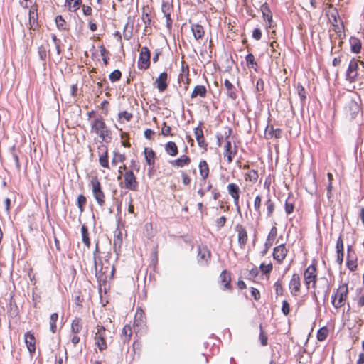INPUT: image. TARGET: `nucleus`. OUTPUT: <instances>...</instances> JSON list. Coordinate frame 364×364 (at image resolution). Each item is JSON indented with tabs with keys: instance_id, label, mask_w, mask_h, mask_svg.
I'll list each match as a JSON object with an SVG mask.
<instances>
[{
	"instance_id": "nucleus-52",
	"label": "nucleus",
	"mask_w": 364,
	"mask_h": 364,
	"mask_svg": "<svg viewBox=\"0 0 364 364\" xmlns=\"http://www.w3.org/2000/svg\"><path fill=\"white\" fill-rule=\"evenodd\" d=\"M262 11L264 17L267 18L268 19L269 22H270L272 21V15L270 14V11H269V8L267 6L263 5L262 6Z\"/></svg>"
},
{
	"instance_id": "nucleus-39",
	"label": "nucleus",
	"mask_w": 364,
	"mask_h": 364,
	"mask_svg": "<svg viewBox=\"0 0 364 364\" xmlns=\"http://www.w3.org/2000/svg\"><path fill=\"white\" fill-rule=\"evenodd\" d=\"M82 329V325L80 323V318H75L71 324V331L73 333H77Z\"/></svg>"
},
{
	"instance_id": "nucleus-32",
	"label": "nucleus",
	"mask_w": 364,
	"mask_h": 364,
	"mask_svg": "<svg viewBox=\"0 0 364 364\" xmlns=\"http://www.w3.org/2000/svg\"><path fill=\"white\" fill-rule=\"evenodd\" d=\"M350 43L351 46L352 52L355 53H358L361 50V43L359 39L356 38H351L350 39Z\"/></svg>"
},
{
	"instance_id": "nucleus-34",
	"label": "nucleus",
	"mask_w": 364,
	"mask_h": 364,
	"mask_svg": "<svg viewBox=\"0 0 364 364\" xmlns=\"http://www.w3.org/2000/svg\"><path fill=\"white\" fill-rule=\"evenodd\" d=\"M65 2L70 11H75L80 7L82 0H66Z\"/></svg>"
},
{
	"instance_id": "nucleus-31",
	"label": "nucleus",
	"mask_w": 364,
	"mask_h": 364,
	"mask_svg": "<svg viewBox=\"0 0 364 364\" xmlns=\"http://www.w3.org/2000/svg\"><path fill=\"white\" fill-rule=\"evenodd\" d=\"M165 150L168 154L174 156L178 154V147L175 142L169 141L165 146Z\"/></svg>"
},
{
	"instance_id": "nucleus-40",
	"label": "nucleus",
	"mask_w": 364,
	"mask_h": 364,
	"mask_svg": "<svg viewBox=\"0 0 364 364\" xmlns=\"http://www.w3.org/2000/svg\"><path fill=\"white\" fill-rule=\"evenodd\" d=\"M147 10H149V8H147ZM142 20L145 24L146 28L148 27L151 24V16L148 13V11H146V9L145 8H144V11L142 13Z\"/></svg>"
},
{
	"instance_id": "nucleus-61",
	"label": "nucleus",
	"mask_w": 364,
	"mask_h": 364,
	"mask_svg": "<svg viewBox=\"0 0 364 364\" xmlns=\"http://www.w3.org/2000/svg\"><path fill=\"white\" fill-rule=\"evenodd\" d=\"M343 251V242L341 237H339L336 242V252Z\"/></svg>"
},
{
	"instance_id": "nucleus-48",
	"label": "nucleus",
	"mask_w": 364,
	"mask_h": 364,
	"mask_svg": "<svg viewBox=\"0 0 364 364\" xmlns=\"http://www.w3.org/2000/svg\"><path fill=\"white\" fill-rule=\"evenodd\" d=\"M274 135V129L272 125H267L265 129V136L267 139H272Z\"/></svg>"
},
{
	"instance_id": "nucleus-28",
	"label": "nucleus",
	"mask_w": 364,
	"mask_h": 364,
	"mask_svg": "<svg viewBox=\"0 0 364 364\" xmlns=\"http://www.w3.org/2000/svg\"><path fill=\"white\" fill-rule=\"evenodd\" d=\"M200 174L203 179H206L209 175V167L207 162L204 160L201 161L198 165Z\"/></svg>"
},
{
	"instance_id": "nucleus-38",
	"label": "nucleus",
	"mask_w": 364,
	"mask_h": 364,
	"mask_svg": "<svg viewBox=\"0 0 364 364\" xmlns=\"http://www.w3.org/2000/svg\"><path fill=\"white\" fill-rule=\"evenodd\" d=\"M10 152H11V154L12 155V158L15 162V166H16L17 171H21V164L19 162L18 156L16 152V148L14 146L10 149Z\"/></svg>"
},
{
	"instance_id": "nucleus-43",
	"label": "nucleus",
	"mask_w": 364,
	"mask_h": 364,
	"mask_svg": "<svg viewBox=\"0 0 364 364\" xmlns=\"http://www.w3.org/2000/svg\"><path fill=\"white\" fill-rule=\"evenodd\" d=\"M267 217H271L274 211V203L269 198L266 202Z\"/></svg>"
},
{
	"instance_id": "nucleus-21",
	"label": "nucleus",
	"mask_w": 364,
	"mask_h": 364,
	"mask_svg": "<svg viewBox=\"0 0 364 364\" xmlns=\"http://www.w3.org/2000/svg\"><path fill=\"white\" fill-rule=\"evenodd\" d=\"M167 73L166 72L161 73L159 77L156 78L155 83L159 92H164L167 88Z\"/></svg>"
},
{
	"instance_id": "nucleus-23",
	"label": "nucleus",
	"mask_w": 364,
	"mask_h": 364,
	"mask_svg": "<svg viewBox=\"0 0 364 364\" xmlns=\"http://www.w3.org/2000/svg\"><path fill=\"white\" fill-rule=\"evenodd\" d=\"M190 162L191 159L186 155H183L178 159L171 161L170 164L173 166L183 167L185 165L189 164Z\"/></svg>"
},
{
	"instance_id": "nucleus-64",
	"label": "nucleus",
	"mask_w": 364,
	"mask_h": 364,
	"mask_svg": "<svg viewBox=\"0 0 364 364\" xmlns=\"http://www.w3.org/2000/svg\"><path fill=\"white\" fill-rule=\"evenodd\" d=\"M101 254L104 255L102 256H101L100 260H107V261H109L111 257H112V252H100Z\"/></svg>"
},
{
	"instance_id": "nucleus-4",
	"label": "nucleus",
	"mask_w": 364,
	"mask_h": 364,
	"mask_svg": "<svg viewBox=\"0 0 364 364\" xmlns=\"http://www.w3.org/2000/svg\"><path fill=\"white\" fill-rule=\"evenodd\" d=\"M107 330L103 326H97V332L95 336V344L100 351L107 348Z\"/></svg>"
},
{
	"instance_id": "nucleus-59",
	"label": "nucleus",
	"mask_w": 364,
	"mask_h": 364,
	"mask_svg": "<svg viewBox=\"0 0 364 364\" xmlns=\"http://www.w3.org/2000/svg\"><path fill=\"white\" fill-rule=\"evenodd\" d=\"M276 294L277 295H282L283 292V288L282 284L279 282H277L274 284Z\"/></svg>"
},
{
	"instance_id": "nucleus-5",
	"label": "nucleus",
	"mask_w": 364,
	"mask_h": 364,
	"mask_svg": "<svg viewBox=\"0 0 364 364\" xmlns=\"http://www.w3.org/2000/svg\"><path fill=\"white\" fill-rule=\"evenodd\" d=\"M92 190L93 196L96 199L97 203L102 207L105 203L104 198L105 195L102 191L100 183L96 178L91 180Z\"/></svg>"
},
{
	"instance_id": "nucleus-42",
	"label": "nucleus",
	"mask_w": 364,
	"mask_h": 364,
	"mask_svg": "<svg viewBox=\"0 0 364 364\" xmlns=\"http://www.w3.org/2000/svg\"><path fill=\"white\" fill-rule=\"evenodd\" d=\"M261 204L262 198L260 196H257L254 201V208L259 215H261Z\"/></svg>"
},
{
	"instance_id": "nucleus-2",
	"label": "nucleus",
	"mask_w": 364,
	"mask_h": 364,
	"mask_svg": "<svg viewBox=\"0 0 364 364\" xmlns=\"http://www.w3.org/2000/svg\"><path fill=\"white\" fill-rule=\"evenodd\" d=\"M92 128L97 134H100L102 140L107 142L112 139V132L107 129L105 123L102 119H96L92 124Z\"/></svg>"
},
{
	"instance_id": "nucleus-44",
	"label": "nucleus",
	"mask_w": 364,
	"mask_h": 364,
	"mask_svg": "<svg viewBox=\"0 0 364 364\" xmlns=\"http://www.w3.org/2000/svg\"><path fill=\"white\" fill-rule=\"evenodd\" d=\"M100 164L102 167L107 168L109 165L108 161V154L107 152L105 151L104 154L100 156L99 159Z\"/></svg>"
},
{
	"instance_id": "nucleus-49",
	"label": "nucleus",
	"mask_w": 364,
	"mask_h": 364,
	"mask_svg": "<svg viewBox=\"0 0 364 364\" xmlns=\"http://www.w3.org/2000/svg\"><path fill=\"white\" fill-rule=\"evenodd\" d=\"M161 10L164 15H165L168 14V13H171L173 8L172 6L168 2H164L162 4Z\"/></svg>"
},
{
	"instance_id": "nucleus-3",
	"label": "nucleus",
	"mask_w": 364,
	"mask_h": 364,
	"mask_svg": "<svg viewBox=\"0 0 364 364\" xmlns=\"http://www.w3.org/2000/svg\"><path fill=\"white\" fill-rule=\"evenodd\" d=\"M348 293V285H341L334 296H332V304L336 309L344 306Z\"/></svg>"
},
{
	"instance_id": "nucleus-12",
	"label": "nucleus",
	"mask_w": 364,
	"mask_h": 364,
	"mask_svg": "<svg viewBox=\"0 0 364 364\" xmlns=\"http://www.w3.org/2000/svg\"><path fill=\"white\" fill-rule=\"evenodd\" d=\"M235 230L237 232L238 243L240 247H243L247 241V233L245 228L240 224L235 226Z\"/></svg>"
},
{
	"instance_id": "nucleus-36",
	"label": "nucleus",
	"mask_w": 364,
	"mask_h": 364,
	"mask_svg": "<svg viewBox=\"0 0 364 364\" xmlns=\"http://www.w3.org/2000/svg\"><path fill=\"white\" fill-rule=\"evenodd\" d=\"M58 318V314L53 313L50 315V329L53 333H55L57 331L56 321Z\"/></svg>"
},
{
	"instance_id": "nucleus-47",
	"label": "nucleus",
	"mask_w": 364,
	"mask_h": 364,
	"mask_svg": "<svg viewBox=\"0 0 364 364\" xmlns=\"http://www.w3.org/2000/svg\"><path fill=\"white\" fill-rule=\"evenodd\" d=\"M101 55L102 57L103 62L105 65L108 64L109 58V51H107L105 48L103 46L101 47Z\"/></svg>"
},
{
	"instance_id": "nucleus-9",
	"label": "nucleus",
	"mask_w": 364,
	"mask_h": 364,
	"mask_svg": "<svg viewBox=\"0 0 364 364\" xmlns=\"http://www.w3.org/2000/svg\"><path fill=\"white\" fill-rule=\"evenodd\" d=\"M228 191L229 194L231 196V197L234 200V204L236 207L237 211L238 213L240 212V207L239 205V198H240V189L239 186L235 183H229L228 185Z\"/></svg>"
},
{
	"instance_id": "nucleus-55",
	"label": "nucleus",
	"mask_w": 364,
	"mask_h": 364,
	"mask_svg": "<svg viewBox=\"0 0 364 364\" xmlns=\"http://www.w3.org/2000/svg\"><path fill=\"white\" fill-rule=\"evenodd\" d=\"M259 339H260V341H261V344H262V346H266V345H267V336L264 334V332L262 331V326H260V335H259Z\"/></svg>"
},
{
	"instance_id": "nucleus-60",
	"label": "nucleus",
	"mask_w": 364,
	"mask_h": 364,
	"mask_svg": "<svg viewBox=\"0 0 364 364\" xmlns=\"http://www.w3.org/2000/svg\"><path fill=\"white\" fill-rule=\"evenodd\" d=\"M122 334L129 338L132 335V328L129 326H125L122 329Z\"/></svg>"
},
{
	"instance_id": "nucleus-53",
	"label": "nucleus",
	"mask_w": 364,
	"mask_h": 364,
	"mask_svg": "<svg viewBox=\"0 0 364 364\" xmlns=\"http://www.w3.org/2000/svg\"><path fill=\"white\" fill-rule=\"evenodd\" d=\"M260 269L263 273L269 274L272 269V264L266 265L264 263H262L260 265Z\"/></svg>"
},
{
	"instance_id": "nucleus-35",
	"label": "nucleus",
	"mask_w": 364,
	"mask_h": 364,
	"mask_svg": "<svg viewBox=\"0 0 364 364\" xmlns=\"http://www.w3.org/2000/svg\"><path fill=\"white\" fill-rule=\"evenodd\" d=\"M87 203V198L85 196L80 194L77 199V205L80 213L84 212Z\"/></svg>"
},
{
	"instance_id": "nucleus-45",
	"label": "nucleus",
	"mask_w": 364,
	"mask_h": 364,
	"mask_svg": "<svg viewBox=\"0 0 364 364\" xmlns=\"http://www.w3.org/2000/svg\"><path fill=\"white\" fill-rule=\"evenodd\" d=\"M257 171L251 170L247 173L246 180L249 179L252 182H256L258 179Z\"/></svg>"
},
{
	"instance_id": "nucleus-57",
	"label": "nucleus",
	"mask_w": 364,
	"mask_h": 364,
	"mask_svg": "<svg viewBox=\"0 0 364 364\" xmlns=\"http://www.w3.org/2000/svg\"><path fill=\"white\" fill-rule=\"evenodd\" d=\"M252 37L255 39V40H260L261 37H262V32H261V30L259 29V28H255L253 32H252Z\"/></svg>"
},
{
	"instance_id": "nucleus-46",
	"label": "nucleus",
	"mask_w": 364,
	"mask_h": 364,
	"mask_svg": "<svg viewBox=\"0 0 364 364\" xmlns=\"http://www.w3.org/2000/svg\"><path fill=\"white\" fill-rule=\"evenodd\" d=\"M297 92H298V95L300 97V100H301V103H303L306 98V92H305V89L303 86L300 85H298L297 86Z\"/></svg>"
},
{
	"instance_id": "nucleus-51",
	"label": "nucleus",
	"mask_w": 364,
	"mask_h": 364,
	"mask_svg": "<svg viewBox=\"0 0 364 364\" xmlns=\"http://www.w3.org/2000/svg\"><path fill=\"white\" fill-rule=\"evenodd\" d=\"M198 256L200 257V258L201 259L208 261V259L210 257V252L207 250H201L200 249H199Z\"/></svg>"
},
{
	"instance_id": "nucleus-50",
	"label": "nucleus",
	"mask_w": 364,
	"mask_h": 364,
	"mask_svg": "<svg viewBox=\"0 0 364 364\" xmlns=\"http://www.w3.org/2000/svg\"><path fill=\"white\" fill-rule=\"evenodd\" d=\"M161 134L164 136H168V135H173L171 134V127L168 126L166 122L163 123V127L161 129Z\"/></svg>"
},
{
	"instance_id": "nucleus-17",
	"label": "nucleus",
	"mask_w": 364,
	"mask_h": 364,
	"mask_svg": "<svg viewBox=\"0 0 364 364\" xmlns=\"http://www.w3.org/2000/svg\"><path fill=\"white\" fill-rule=\"evenodd\" d=\"M287 254V250L284 245H280L274 249L273 257L274 259L281 262L285 258Z\"/></svg>"
},
{
	"instance_id": "nucleus-41",
	"label": "nucleus",
	"mask_w": 364,
	"mask_h": 364,
	"mask_svg": "<svg viewBox=\"0 0 364 364\" xmlns=\"http://www.w3.org/2000/svg\"><path fill=\"white\" fill-rule=\"evenodd\" d=\"M328 333V330L327 328L323 327L320 328L317 333V339L320 341H324L326 338Z\"/></svg>"
},
{
	"instance_id": "nucleus-26",
	"label": "nucleus",
	"mask_w": 364,
	"mask_h": 364,
	"mask_svg": "<svg viewBox=\"0 0 364 364\" xmlns=\"http://www.w3.org/2000/svg\"><path fill=\"white\" fill-rule=\"evenodd\" d=\"M207 93V90L205 86L203 85H197L193 89V91L191 93V98L197 97L200 96L201 97H205Z\"/></svg>"
},
{
	"instance_id": "nucleus-1",
	"label": "nucleus",
	"mask_w": 364,
	"mask_h": 364,
	"mask_svg": "<svg viewBox=\"0 0 364 364\" xmlns=\"http://www.w3.org/2000/svg\"><path fill=\"white\" fill-rule=\"evenodd\" d=\"M95 268L99 284H111L114 278V264L112 266H101L100 269L97 271V264L95 262Z\"/></svg>"
},
{
	"instance_id": "nucleus-25",
	"label": "nucleus",
	"mask_w": 364,
	"mask_h": 364,
	"mask_svg": "<svg viewBox=\"0 0 364 364\" xmlns=\"http://www.w3.org/2000/svg\"><path fill=\"white\" fill-rule=\"evenodd\" d=\"M191 30L193 32V34L194 36V38L196 40L200 39L204 36V29L203 27L201 25L199 24H193L191 26Z\"/></svg>"
},
{
	"instance_id": "nucleus-8",
	"label": "nucleus",
	"mask_w": 364,
	"mask_h": 364,
	"mask_svg": "<svg viewBox=\"0 0 364 364\" xmlns=\"http://www.w3.org/2000/svg\"><path fill=\"white\" fill-rule=\"evenodd\" d=\"M150 51L148 48L143 47L139 55V68L144 70L147 69L150 65Z\"/></svg>"
},
{
	"instance_id": "nucleus-11",
	"label": "nucleus",
	"mask_w": 364,
	"mask_h": 364,
	"mask_svg": "<svg viewBox=\"0 0 364 364\" xmlns=\"http://www.w3.org/2000/svg\"><path fill=\"white\" fill-rule=\"evenodd\" d=\"M24 338L28 350L31 356L33 357L36 351V338L34 334L28 331L25 333Z\"/></svg>"
},
{
	"instance_id": "nucleus-54",
	"label": "nucleus",
	"mask_w": 364,
	"mask_h": 364,
	"mask_svg": "<svg viewBox=\"0 0 364 364\" xmlns=\"http://www.w3.org/2000/svg\"><path fill=\"white\" fill-rule=\"evenodd\" d=\"M282 313L285 316H287L289 314V311H290L289 304L286 300L283 301V302H282Z\"/></svg>"
},
{
	"instance_id": "nucleus-56",
	"label": "nucleus",
	"mask_w": 364,
	"mask_h": 364,
	"mask_svg": "<svg viewBox=\"0 0 364 364\" xmlns=\"http://www.w3.org/2000/svg\"><path fill=\"white\" fill-rule=\"evenodd\" d=\"M277 228L276 227H272L269 233V235H268V240H272V241H274L276 236H277Z\"/></svg>"
},
{
	"instance_id": "nucleus-63",
	"label": "nucleus",
	"mask_w": 364,
	"mask_h": 364,
	"mask_svg": "<svg viewBox=\"0 0 364 364\" xmlns=\"http://www.w3.org/2000/svg\"><path fill=\"white\" fill-rule=\"evenodd\" d=\"M225 222H226V218L225 216H222V217L219 218L218 219H217L216 225L218 228H222L225 224Z\"/></svg>"
},
{
	"instance_id": "nucleus-58",
	"label": "nucleus",
	"mask_w": 364,
	"mask_h": 364,
	"mask_svg": "<svg viewBox=\"0 0 364 364\" xmlns=\"http://www.w3.org/2000/svg\"><path fill=\"white\" fill-rule=\"evenodd\" d=\"M294 205L292 203H289L287 200L285 203V211L287 214H290L294 210Z\"/></svg>"
},
{
	"instance_id": "nucleus-24",
	"label": "nucleus",
	"mask_w": 364,
	"mask_h": 364,
	"mask_svg": "<svg viewBox=\"0 0 364 364\" xmlns=\"http://www.w3.org/2000/svg\"><path fill=\"white\" fill-rule=\"evenodd\" d=\"M224 85L226 87L227 95H228V97H230L233 100H236L237 95L236 94L235 88L233 86V85L228 79H226L224 81Z\"/></svg>"
},
{
	"instance_id": "nucleus-15",
	"label": "nucleus",
	"mask_w": 364,
	"mask_h": 364,
	"mask_svg": "<svg viewBox=\"0 0 364 364\" xmlns=\"http://www.w3.org/2000/svg\"><path fill=\"white\" fill-rule=\"evenodd\" d=\"M136 178L132 171H127L124 174L125 187L131 190H134L136 186Z\"/></svg>"
},
{
	"instance_id": "nucleus-19",
	"label": "nucleus",
	"mask_w": 364,
	"mask_h": 364,
	"mask_svg": "<svg viewBox=\"0 0 364 364\" xmlns=\"http://www.w3.org/2000/svg\"><path fill=\"white\" fill-rule=\"evenodd\" d=\"M300 277L299 274H294L289 283V288L291 289V294L296 295L300 291Z\"/></svg>"
},
{
	"instance_id": "nucleus-20",
	"label": "nucleus",
	"mask_w": 364,
	"mask_h": 364,
	"mask_svg": "<svg viewBox=\"0 0 364 364\" xmlns=\"http://www.w3.org/2000/svg\"><path fill=\"white\" fill-rule=\"evenodd\" d=\"M29 23L33 30H36L39 26L36 6H33L29 10Z\"/></svg>"
},
{
	"instance_id": "nucleus-22",
	"label": "nucleus",
	"mask_w": 364,
	"mask_h": 364,
	"mask_svg": "<svg viewBox=\"0 0 364 364\" xmlns=\"http://www.w3.org/2000/svg\"><path fill=\"white\" fill-rule=\"evenodd\" d=\"M194 134H195L196 139L198 141V146L202 148L205 147L206 144L205 142L202 127L200 126H198V127H196L195 129Z\"/></svg>"
},
{
	"instance_id": "nucleus-37",
	"label": "nucleus",
	"mask_w": 364,
	"mask_h": 364,
	"mask_svg": "<svg viewBox=\"0 0 364 364\" xmlns=\"http://www.w3.org/2000/svg\"><path fill=\"white\" fill-rule=\"evenodd\" d=\"M245 59L247 67L257 70V63L255 62V56L252 53H250L246 56Z\"/></svg>"
},
{
	"instance_id": "nucleus-62",
	"label": "nucleus",
	"mask_w": 364,
	"mask_h": 364,
	"mask_svg": "<svg viewBox=\"0 0 364 364\" xmlns=\"http://www.w3.org/2000/svg\"><path fill=\"white\" fill-rule=\"evenodd\" d=\"M122 117H124L127 121H129L130 119L132 117V114L131 113H128L127 112H124L119 114V118L121 119Z\"/></svg>"
},
{
	"instance_id": "nucleus-16",
	"label": "nucleus",
	"mask_w": 364,
	"mask_h": 364,
	"mask_svg": "<svg viewBox=\"0 0 364 364\" xmlns=\"http://www.w3.org/2000/svg\"><path fill=\"white\" fill-rule=\"evenodd\" d=\"M8 316L11 318H14L17 317L19 314L18 307L15 299L13 296H11L8 309H7Z\"/></svg>"
},
{
	"instance_id": "nucleus-6",
	"label": "nucleus",
	"mask_w": 364,
	"mask_h": 364,
	"mask_svg": "<svg viewBox=\"0 0 364 364\" xmlns=\"http://www.w3.org/2000/svg\"><path fill=\"white\" fill-rule=\"evenodd\" d=\"M358 60L353 58L348 65V68L346 70V79L349 82L352 83L356 81L358 73Z\"/></svg>"
},
{
	"instance_id": "nucleus-18",
	"label": "nucleus",
	"mask_w": 364,
	"mask_h": 364,
	"mask_svg": "<svg viewBox=\"0 0 364 364\" xmlns=\"http://www.w3.org/2000/svg\"><path fill=\"white\" fill-rule=\"evenodd\" d=\"M355 253L352 250L351 246L348 247V254H347V267L350 271H354L357 268L356 264V258L355 257Z\"/></svg>"
},
{
	"instance_id": "nucleus-7",
	"label": "nucleus",
	"mask_w": 364,
	"mask_h": 364,
	"mask_svg": "<svg viewBox=\"0 0 364 364\" xmlns=\"http://www.w3.org/2000/svg\"><path fill=\"white\" fill-rule=\"evenodd\" d=\"M111 284H99V293L100 297V302L103 306H105L111 299L109 294Z\"/></svg>"
},
{
	"instance_id": "nucleus-13",
	"label": "nucleus",
	"mask_w": 364,
	"mask_h": 364,
	"mask_svg": "<svg viewBox=\"0 0 364 364\" xmlns=\"http://www.w3.org/2000/svg\"><path fill=\"white\" fill-rule=\"evenodd\" d=\"M237 153L236 146H232L231 142L228 140L226 141V144L225 145V156L227 157L228 162L230 164L235 155Z\"/></svg>"
},
{
	"instance_id": "nucleus-14",
	"label": "nucleus",
	"mask_w": 364,
	"mask_h": 364,
	"mask_svg": "<svg viewBox=\"0 0 364 364\" xmlns=\"http://www.w3.org/2000/svg\"><path fill=\"white\" fill-rule=\"evenodd\" d=\"M316 267L314 265H310L304 272V279L306 282V284L309 285L311 282H314V284L316 283Z\"/></svg>"
},
{
	"instance_id": "nucleus-30",
	"label": "nucleus",
	"mask_w": 364,
	"mask_h": 364,
	"mask_svg": "<svg viewBox=\"0 0 364 364\" xmlns=\"http://www.w3.org/2000/svg\"><path fill=\"white\" fill-rule=\"evenodd\" d=\"M220 282L224 284V287L225 289L229 288L231 281L230 273L226 270H223L220 275Z\"/></svg>"
},
{
	"instance_id": "nucleus-27",
	"label": "nucleus",
	"mask_w": 364,
	"mask_h": 364,
	"mask_svg": "<svg viewBox=\"0 0 364 364\" xmlns=\"http://www.w3.org/2000/svg\"><path fill=\"white\" fill-rule=\"evenodd\" d=\"M82 240L85 246L87 247H90L91 242L89 237L88 228L85 225H82L81 227Z\"/></svg>"
},
{
	"instance_id": "nucleus-33",
	"label": "nucleus",
	"mask_w": 364,
	"mask_h": 364,
	"mask_svg": "<svg viewBox=\"0 0 364 364\" xmlns=\"http://www.w3.org/2000/svg\"><path fill=\"white\" fill-rule=\"evenodd\" d=\"M55 21L57 28L60 31L68 30V28H67V23L61 15H58L55 18Z\"/></svg>"
},
{
	"instance_id": "nucleus-29",
	"label": "nucleus",
	"mask_w": 364,
	"mask_h": 364,
	"mask_svg": "<svg viewBox=\"0 0 364 364\" xmlns=\"http://www.w3.org/2000/svg\"><path fill=\"white\" fill-rule=\"evenodd\" d=\"M144 152L146 163L149 166H153L154 164L155 152L151 149L149 148H145Z\"/></svg>"
},
{
	"instance_id": "nucleus-10",
	"label": "nucleus",
	"mask_w": 364,
	"mask_h": 364,
	"mask_svg": "<svg viewBox=\"0 0 364 364\" xmlns=\"http://www.w3.org/2000/svg\"><path fill=\"white\" fill-rule=\"evenodd\" d=\"M48 53H50V45L46 41V44L41 45L38 48V55L44 68H46L47 64Z\"/></svg>"
}]
</instances>
